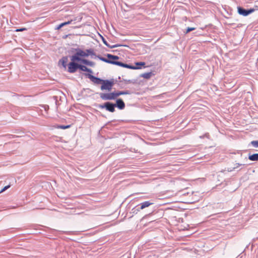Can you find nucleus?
<instances>
[{
  "instance_id": "f257e3e1",
  "label": "nucleus",
  "mask_w": 258,
  "mask_h": 258,
  "mask_svg": "<svg viewBox=\"0 0 258 258\" xmlns=\"http://www.w3.org/2000/svg\"><path fill=\"white\" fill-rule=\"evenodd\" d=\"M96 57L98 58L100 60H101L103 62H106L108 63H110V64H114V65L118 66L119 67L125 68H127V69H132V70H137L138 69L140 68V67H134V66L122 62L121 61H114L113 60L107 59V58L103 57L99 55H96Z\"/></svg>"
},
{
  "instance_id": "f03ea898",
  "label": "nucleus",
  "mask_w": 258,
  "mask_h": 258,
  "mask_svg": "<svg viewBox=\"0 0 258 258\" xmlns=\"http://www.w3.org/2000/svg\"><path fill=\"white\" fill-rule=\"evenodd\" d=\"M72 51H75L73 55L71 56V59H72L76 61L82 62L83 60L84 59L83 57H85V51L81 48H74Z\"/></svg>"
},
{
  "instance_id": "7ed1b4c3",
  "label": "nucleus",
  "mask_w": 258,
  "mask_h": 258,
  "mask_svg": "<svg viewBox=\"0 0 258 258\" xmlns=\"http://www.w3.org/2000/svg\"><path fill=\"white\" fill-rule=\"evenodd\" d=\"M117 81H115L113 79L110 80H103L100 87L101 90H107L110 91L112 89L113 85Z\"/></svg>"
},
{
  "instance_id": "20e7f679",
  "label": "nucleus",
  "mask_w": 258,
  "mask_h": 258,
  "mask_svg": "<svg viewBox=\"0 0 258 258\" xmlns=\"http://www.w3.org/2000/svg\"><path fill=\"white\" fill-rule=\"evenodd\" d=\"M153 204V203L151 202L150 201L141 203L138 205L136 208H134L132 210V213L133 214H137L141 210L147 208Z\"/></svg>"
},
{
  "instance_id": "39448f33",
  "label": "nucleus",
  "mask_w": 258,
  "mask_h": 258,
  "mask_svg": "<svg viewBox=\"0 0 258 258\" xmlns=\"http://www.w3.org/2000/svg\"><path fill=\"white\" fill-rule=\"evenodd\" d=\"M99 95L100 98L103 100H114L118 97L115 91L108 93H100Z\"/></svg>"
},
{
  "instance_id": "423d86ee",
  "label": "nucleus",
  "mask_w": 258,
  "mask_h": 258,
  "mask_svg": "<svg viewBox=\"0 0 258 258\" xmlns=\"http://www.w3.org/2000/svg\"><path fill=\"white\" fill-rule=\"evenodd\" d=\"M115 105L114 103L110 102H106L103 104H99L98 108L100 109L105 108L107 111L110 112H114L115 111Z\"/></svg>"
},
{
  "instance_id": "0eeeda50",
  "label": "nucleus",
  "mask_w": 258,
  "mask_h": 258,
  "mask_svg": "<svg viewBox=\"0 0 258 258\" xmlns=\"http://www.w3.org/2000/svg\"><path fill=\"white\" fill-rule=\"evenodd\" d=\"M255 11L253 8L245 9L244 8L239 6L237 7V13L239 15L246 17Z\"/></svg>"
},
{
  "instance_id": "6e6552de",
  "label": "nucleus",
  "mask_w": 258,
  "mask_h": 258,
  "mask_svg": "<svg viewBox=\"0 0 258 258\" xmlns=\"http://www.w3.org/2000/svg\"><path fill=\"white\" fill-rule=\"evenodd\" d=\"M71 61L68 64V72L70 73H74L79 68V63L72 59H71Z\"/></svg>"
},
{
  "instance_id": "1a4fd4ad",
  "label": "nucleus",
  "mask_w": 258,
  "mask_h": 258,
  "mask_svg": "<svg viewBox=\"0 0 258 258\" xmlns=\"http://www.w3.org/2000/svg\"><path fill=\"white\" fill-rule=\"evenodd\" d=\"M85 76L88 78L92 82L97 85L102 84L103 79L96 77L90 74H85Z\"/></svg>"
},
{
  "instance_id": "9d476101",
  "label": "nucleus",
  "mask_w": 258,
  "mask_h": 258,
  "mask_svg": "<svg viewBox=\"0 0 258 258\" xmlns=\"http://www.w3.org/2000/svg\"><path fill=\"white\" fill-rule=\"evenodd\" d=\"M115 107H117L120 110H122L125 108V103L122 99H117L116 100V103L114 104Z\"/></svg>"
},
{
  "instance_id": "9b49d317",
  "label": "nucleus",
  "mask_w": 258,
  "mask_h": 258,
  "mask_svg": "<svg viewBox=\"0 0 258 258\" xmlns=\"http://www.w3.org/2000/svg\"><path fill=\"white\" fill-rule=\"evenodd\" d=\"M85 51V54H86V55H85V57H88L89 55H91L92 56V57H93V56H94L96 58V55L93 49H92V48L87 49H86V50Z\"/></svg>"
},
{
  "instance_id": "f8f14e48",
  "label": "nucleus",
  "mask_w": 258,
  "mask_h": 258,
  "mask_svg": "<svg viewBox=\"0 0 258 258\" xmlns=\"http://www.w3.org/2000/svg\"><path fill=\"white\" fill-rule=\"evenodd\" d=\"M68 61V57L67 56H63L59 60V63H61L62 67L66 68L67 66V62Z\"/></svg>"
},
{
  "instance_id": "ddd939ff",
  "label": "nucleus",
  "mask_w": 258,
  "mask_h": 258,
  "mask_svg": "<svg viewBox=\"0 0 258 258\" xmlns=\"http://www.w3.org/2000/svg\"><path fill=\"white\" fill-rule=\"evenodd\" d=\"M102 40L103 42V43L107 47L110 48H116V47H117L118 46H122L121 45H120V44H115V45H110L109 44V43L107 42V41L104 38H103V37H102Z\"/></svg>"
},
{
  "instance_id": "4468645a",
  "label": "nucleus",
  "mask_w": 258,
  "mask_h": 258,
  "mask_svg": "<svg viewBox=\"0 0 258 258\" xmlns=\"http://www.w3.org/2000/svg\"><path fill=\"white\" fill-rule=\"evenodd\" d=\"M81 63L84 64L85 65L89 66L90 67H94L95 64V62L93 61H90L86 59H84Z\"/></svg>"
},
{
  "instance_id": "2eb2a0df",
  "label": "nucleus",
  "mask_w": 258,
  "mask_h": 258,
  "mask_svg": "<svg viewBox=\"0 0 258 258\" xmlns=\"http://www.w3.org/2000/svg\"><path fill=\"white\" fill-rule=\"evenodd\" d=\"M249 160L252 161H256L258 160V153H254L252 155L249 154L248 155Z\"/></svg>"
},
{
  "instance_id": "dca6fc26",
  "label": "nucleus",
  "mask_w": 258,
  "mask_h": 258,
  "mask_svg": "<svg viewBox=\"0 0 258 258\" xmlns=\"http://www.w3.org/2000/svg\"><path fill=\"white\" fill-rule=\"evenodd\" d=\"M152 75H153V73H152V72H148V73L142 74L140 75V77L144 78L145 79H148L151 78V77L152 76Z\"/></svg>"
},
{
  "instance_id": "f3484780",
  "label": "nucleus",
  "mask_w": 258,
  "mask_h": 258,
  "mask_svg": "<svg viewBox=\"0 0 258 258\" xmlns=\"http://www.w3.org/2000/svg\"><path fill=\"white\" fill-rule=\"evenodd\" d=\"M72 22V20H71V21H68L67 22H63V23H62L61 24H60L59 25H58L55 28L56 30H58L59 29H60L61 28H62V27L66 26V25H69V24H70Z\"/></svg>"
},
{
  "instance_id": "a211bd4d",
  "label": "nucleus",
  "mask_w": 258,
  "mask_h": 258,
  "mask_svg": "<svg viewBox=\"0 0 258 258\" xmlns=\"http://www.w3.org/2000/svg\"><path fill=\"white\" fill-rule=\"evenodd\" d=\"M116 93H117V96H119L121 95L131 94V93L129 90H126V91H117Z\"/></svg>"
},
{
  "instance_id": "6ab92c4d",
  "label": "nucleus",
  "mask_w": 258,
  "mask_h": 258,
  "mask_svg": "<svg viewBox=\"0 0 258 258\" xmlns=\"http://www.w3.org/2000/svg\"><path fill=\"white\" fill-rule=\"evenodd\" d=\"M106 56L108 58H113V60L116 61V60L118 59L119 58V56L117 55H112L111 54L107 53Z\"/></svg>"
},
{
  "instance_id": "aec40b11",
  "label": "nucleus",
  "mask_w": 258,
  "mask_h": 258,
  "mask_svg": "<svg viewBox=\"0 0 258 258\" xmlns=\"http://www.w3.org/2000/svg\"><path fill=\"white\" fill-rule=\"evenodd\" d=\"M71 125H58L56 127L57 128L66 130L71 127Z\"/></svg>"
},
{
  "instance_id": "412c9836",
  "label": "nucleus",
  "mask_w": 258,
  "mask_h": 258,
  "mask_svg": "<svg viewBox=\"0 0 258 258\" xmlns=\"http://www.w3.org/2000/svg\"><path fill=\"white\" fill-rule=\"evenodd\" d=\"M78 69L82 71L86 72L87 70V67L84 65L79 63Z\"/></svg>"
},
{
  "instance_id": "4be33fe9",
  "label": "nucleus",
  "mask_w": 258,
  "mask_h": 258,
  "mask_svg": "<svg viewBox=\"0 0 258 258\" xmlns=\"http://www.w3.org/2000/svg\"><path fill=\"white\" fill-rule=\"evenodd\" d=\"M235 166L234 167H233L232 168H228V171H232L234 170V169L237 168L239 166H241V165H244V164H242L237 163L235 164Z\"/></svg>"
},
{
  "instance_id": "5701e85b",
  "label": "nucleus",
  "mask_w": 258,
  "mask_h": 258,
  "mask_svg": "<svg viewBox=\"0 0 258 258\" xmlns=\"http://www.w3.org/2000/svg\"><path fill=\"white\" fill-rule=\"evenodd\" d=\"M250 144L254 148H258V141H252Z\"/></svg>"
},
{
  "instance_id": "b1692460",
  "label": "nucleus",
  "mask_w": 258,
  "mask_h": 258,
  "mask_svg": "<svg viewBox=\"0 0 258 258\" xmlns=\"http://www.w3.org/2000/svg\"><path fill=\"white\" fill-rule=\"evenodd\" d=\"M122 81L124 82L126 84H127V83L135 84L136 82V80H126V79H123Z\"/></svg>"
},
{
  "instance_id": "393cba45",
  "label": "nucleus",
  "mask_w": 258,
  "mask_h": 258,
  "mask_svg": "<svg viewBox=\"0 0 258 258\" xmlns=\"http://www.w3.org/2000/svg\"><path fill=\"white\" fill-rule=\"evenodd\" d=\"M145 62H142V61H140V62H137L136 63V67H140V69H141V66H144L145 65Z\"/></svg>"
},
{
  "instance_id": "a878e982",
  "label": "nucleus",
  "mask_w": 258,
  "mask_h": 258,
  "mask_svg": "<svg viewBox=\"0 0 258 258\" xmlns=\"http://www.w3.org/2000/svg\"><path fill=\"white\" fill-rule=\"evenodd\" d=\"M196 29V28L195 27H187L185 31V33H188L190 32L191 31L195 30Z\"/></svg>"
},
{
  "instance_id": "bb28decb",
  "label": "nucleus",
  "mask_w": 258,
  "mask_h": 258,
  "mask_svg": "<svg viewBox=\"0 0 258 258\" xmlns=\"http://www.w3.org/2000/svg\"><path fill=\"white\" fill-rule=\"evenodd\" d=\"M204 138H207L208 139L210 138V135L209 133H206L203 136H200V138L201 139H204Z\"/></svg>"
},
{
  "instance_id": "cd10ccee",
  "label": "nucleus",
  "mask_w": 258,
  "mask_h": 258,
  "mask_svg": "<svg viewBox=\"0 0 258 258\" xmlns=\"http://www.w3.org/2000/svg\"><path fill=\"white\" fill-rule=\"evenodd\" d=\"M11 186V185H7V186H5V187H4L0 191V194L4 192V191H5L6 190H7V189H8L9 187H10Z\"/></svg>"
},
{
  "instance_id": "c85d7f7f",
  "label": "nucleus",
  "mask_w": 258,
  "mask_h": 258,
  "mask_svg": "<svg viewBox=\"0 0 258 258\" xmlns=\"http://www.w3.org/2000/svg\"><path fill=\"white\" fill-rule=\"evenodd\" d=\"M60 232L61 233H65V234H72V233H74V232H73V231H60Z\"/></svg>"
},
{
  "instance_id": "c756f323",
  "label": "nucleus",
  "mask_w": 258,
  "mask_h": 258,
  "mask_svg": "<svg viewBox=\"0 0 258 258\" xmlns=\"http://www.w3.org/2000/svg\"><path fill=\"white\" fill-rule=\"evenodd\" d=\"M26 28H20V29H17L16 30V31H18V32H21V31H23L24 30H26Z\"/></svg>"
},
{
  "instance_id": "7c9ffc66",
  "label": "nucleus",
  "mask_w": 258,
  "mask_h": 258,
  "mask_svg": "<svg viewBox=\"0 0 258 258\" xmlns=\"http://www.w3.org/2000/svg\"><path fill=\"white\" fill-rule=\"evenodd\" d=\"M87 70H87L86 72H88L89 73L88 74H91V73H93L92 70L91 69L87 68Z\"/></svg>"
},
{
  "instance_id": "2f4dec72",
  "label": "nucleus",
  "mask_w": 258,
  "mask_h": 258,
  "mask_svg": "<svg viewBox=\"0 0 258 258\" xmlns=\"http://www.w3.org/2000/svg\"><path fill=\"white\" fill-rule=\"evenodd\" d=\"M121 82H122V81H120V82L118 83V85L119 86V88H123V87L122 86Z\"/></svg>"
},
{
  "instance_id": "473e14b6",
  "label": "nucleus",
  "mask_w": 258,
  "mask_h": 258,
  "mask_svg": "<svg viewBox=\"0 0 258 258\" xmlns=\"http://www.w3.org/2000/svg\"><path fill=\"white\" fill-rule=\"evenodd\" d=\"M150 214H148V215H145V216L143 218H146V217L148 216Z\"/></svg>"
},
{
  "instance_id": "72a5a7b5",
  "label": "nucleus",
  "mask_w": 258,
  "mask_h": 258,
  "mask_svg": "<svg viewBox=\"0 0 258 258\" xmlns=\"http://www.w3.org/2000/svg\"><path fill=\"white\" fill-rule=\"evenodd\" d=\"M107 59H109V58H107ZM110 60H113V58H110Z\"/></svg>"
}]
</instances>
